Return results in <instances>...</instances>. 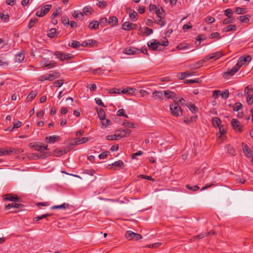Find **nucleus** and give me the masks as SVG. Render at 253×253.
<instances>
[{"label": "nucleus", "mask_w": 253, "mask_h": 253, "mask_svg": "<svg viewBox=\"0 0 253 253\" xmlns=\"http://www.w3.org/2000/svg\"><path fill=\"white\" fill-rule=\"evenodd\" d=\"M171 114L175 116H180L182 114V109L179 104L174 102L173 104L170 105Z\"/></svg>", "instance_id": "nucleus-1"}, {"label": "nucleus", "mask_w": 253, "mask_h": 253, "mask_svg": "<svg viewBox=\"0 0 253 253\" xmlns=\"http://www.w3.org/2000/svg\"><path fill=\"white\" fill-rule=\"evenodd\" d=\"M60 75L58 73L52 72L49 74H46L41 76L39 77V80L43 82L44 81H53L54 79L59 78Z\"/></svg>", "instance_id": "nucleus-2"}, {"label": "nucleus", "mask_w": 253, "mask_h": 253, "mask_svg": "<svg viewBox=\"0 0 253 253\" xmlns=\"http://www.w3.org/2000/svg\"><path fill=\"white\" fill-rule=\"evenodd\" d=\"M29 146L31 148L34 149L35 150L40 151L42 153H43L46 150H48L47 145L43 146L38 142L30 143H29Z\"/></svg>", "instance_id": "nucleus-3"}, {"label": "nucleus", "mask_w": 253, "mask_h": 253, "mask_svg": "<svg viewBox=\"0 0 253 253\" xmlns=\"http://www.w3.org/2000/svg\"><path fill=\"white\" fill-rule=\"evenodd\" d=\"M251 60V56L247 55H243L239 58L236 65L240 68L243 65L249 63Z\"/></svg>", "instance_id": "nucleus-4"}, {"label": "nucleus", "mask_w": 253, "mask_h": 253, "mask_svg": "<svg viewBox=\"0 0 253 253\" xmlns=\"http://www.w3.org/2000/svg\"><path fill=\"white\" fill-rule=\"evenodd\" d=\"M54 54L61 61L69 60L73 58V57L71 56L70 54H65L58 51L54 52Z\"/></svg>", "instance_id": "nucleus-5"}, {"label": "nucleus", "mask_w": 253, "mask_h": 253, "mask_svg": "<svg viewBox=\"0 0 253 253\" xmlns=\"http://www.w3.org/2000/svg\"><path fill=\"white\" fill-rule=\"evenodd\" d=\"M3 199L13 202H21L22 200L17 195L12 194H7L3 196Z\"/></svg>", "instance_id": "nucleus-6"}, {"label": "nucleus", "mask_w": 253, "mask_h": 253, "mask_svg": "<svg viewBox=\"0 0 253 253\" xmlns=\"http://www.w3.org/2000/svg\"><path fill=\"white\" fill-rule=\"evenodd\" d=\"M116 133L117 135V136L119 139L121 138H123L125 137H127L128 135H129L130 133H131V130L128 129H119L117 130H116Z\"/></svg>", "instance_id": "nucleus-7"}, {"label": "nucleus", "mask_w": 253, "mask_h": 253, "mask_svg": "<svg viewBox=\"0 0 253 253\" xmlns=\"http://www.w3.org/2000/svg\"><path fill=\"white\" fill-rule=\"evenodd\" d=\"M124 52L126 54L133 55L140 53L141 51L140 49L130 46L125 48Z\"/></svg>", "instance_id": "nucleus-8"}, {"label": "nucleus", "mask_w": 253, "mask_h": 253, "mask_svg": "<svg viewBox=\"0 0 253 253\" xmlns=\"http://www.w3.org/2000/svg\"><path fill=\"white\" fill-rule=\"evenodd\" d=\"M239 69L240 68L235 65L230 71L224 72L223 77L225 79L228 78L229 77L233 76Z\"/></svg>", "instance_id": "nucleus-9"}, {"label": "nucleus", "mask_w": 253, "mask_h": 253, "mask_svg": "<svg viewBox=\"0 0 253 253\" xmlns=\"http://www.w3.org/2000/svg\"><path fill=\"white\" fill-rule=\"evenodd\" d=\"M231 126L236 131L241 132L242 131V125L239 121L236 119H233L231 120Z\"/></svg>", "instance_id": "nucleus-10"}, {"label": "nucleus", "mask_w": 253, "mask_h": 253, "mask_svg": "<svg viewBox=\"0 0 253 253\" xmlns=\"http://www.w3.org/2000/svg\"><path fill=\"white\" fill-rule=\"evenodd\" d=\"M223 55V53L221 51H217L214 53H212L211 54H209L206 56V59L207 60H209L210 59H214L215 60H217L219 59L220 57H222Z\"/></svg>", "instance_id": "nucleus-11"}, {"label": "nucleus", "mask_w": 253, "mask_h": 253, "mask_svg": "<svg viewBox=\"0 0 253 253\" xmlns=\"http://www.w3.org/2000/svg\"><path fill=\"white\" fill-rule=\"evenodd\" d=\"M153 42H148L147 45L150 49L156 50L158 48L161 42H158L156 40H153Z\"/></svg>", "instance_id": "nucleus-12"}, {"label": "nucleus", "mask_w": 253, "mask_h": 253, "mask_svg": "<svg viewBox=\"0 0 253 253\" xmlns=\"http://www.w3.org/2000/svg\"><path fill=\"white\" fill-rule=\"evenodd\" d=\"M166 97L168 99H172L174 102L177 100V96L175 93L169 90H165L164 94Z\"/></svg>", "instance_id": "nucleus-13"}, {"label": "nucleus", "mask_w": 253, "mask_h": 253, "mask_svg": "<svg viewBox=\"0 0 253 253\" xmlns=\"http://www.w3.org/2000/svg\"><path fill=\"white\" fill-rule=\"evenodd\" d=\"M207 61V60L206 59V57H204L202 60H200L195 63L191 65V67L193 69H199L201 67L203 66L204 63Z\"/></svg>", "instance_id": "nucleus-14"}, {"label": "nucleus", "mask_w": 253, "mask_h": 253, "mask_svg": "<svg viewBox=\"0 0 253 253\" xmlns=\"http://www.w3.org/2000/svg\"><path fill=\"white\" fill-rule=\"evenodd\" d=\"M25 55L23 51L17 53L15 56V60L16 62L21 63L25 59Z\"/></svg>", "instance_id": "nucleus-15"}, {"label": "nucleus", "mask_w": 253, "mask_h": 253, "mask_svg": "<svg viewBox=\"0 0 253 253\" xmlns=\"http://www.w3.org/2000/svg\"><path fill=\"white\" fill-rule=\"evenodd\" d=\"M243 150L245 155L248 158H251L252 156V151L250 149L248 146L244 143L242 144Z\"/></svg>", "instance_id": "nucleus-16"}, {"label": "nucleus", "mask_w": 253, "mask_h": 253, "mask_svg": "<svg viewBox=\"0 0 253 253\" xmlns=\"http://www.w3.org/2000/svg\"><path fill=\"white\" fill-rule=\"evenodd\" d=\"M152 94H153V97L155 99H158L161 101L163 100L164 99L163 94L162 91L155 90V91H154L153 92Z\"/></svg>", "instance_id": "nucleus-17"}, {"label": "nucleus", "mask_w": 253, "mask_h": 253, "mask_svg": "<svg viewBox=\"0 0 253 253\" xmlns=\"http://www.w3.org/2000/svg\"><path fill=\"white\" fill-rule=\"evenodd\" d=\"M59 136L52 135L48 137H46L45 139L49 143H53L57 141L59 139Z\"/></svg>", "instance_id": "nucleus-18"}, {"label": "nucleus", "mask_w": 253, "mask_h": 253, "mask_svg": "<svg viewBox=\"0 0 253 253\" xmlns=\"http://www.w3.org/2000/svg\"><path fill=\"white\" fill-rule=\"evenodd\" d=\"M133 25H134L132 23H129L128 22H126L122 25V29L126 31H129L131 29H133V27H132Z\"/></svg>", "instance_id": "nucleus-19"}, {"label": "nucleus", "mask_w": 253, "mask_h": 253, "mask_svg": "<svg viewBox=\"0 0 253 253\" xmlns=\"http://www.w3.org/2000/svg\"><path fill=\"white\" fill-rule=\"evenodd\" d=\"M108 24L112 26H116L118 24V18L115 16L110 17L108 21Z\"/></svg>", "instance_id": "nucleus-20"}, {"label": "nucleus", "mask_w": 253, "mask_h": 253, "mask_svg": "<svg viewBox=\"0 0 253 253\" xmlns=\"http://www.w3.org/2000/svg\"><path fill=\"white\" fill-rule=\"evenodd\" d=\"M99 22L97 21H93L89 24L88 27L91 30H97L99 28Z\"/></svg>", "instance_id": "nucleus-21"}, {"label": "nucleus", "mask_w": 253, "mask_h": 253, "mask_svg": "<svg viewBox=\"0 0 253 253\" xmlns=\"http://www.w3.org/2000/svg\"><path fill=\"white\" fill-rule=\"evenodd\" d=\"M250 17L249 15H243L239 16L238 19L241 23H248L250 21Z\"/></svg>", "instance_id": "nucleus-22"}, {"label": "nucleus", "mask_w": 253, "mask_h": 253, "mask_svg": "<svg viewBox=\"0 0 253 253\" xmlns=\"http://www.w3.org/2000/svg\"><path fill=\"white\" fill-rule=\"evenodd\" d=\"M72 16L75 19H83L84 14L80 11L76 10L72 13Z\"/></svg>", "instance_id": "nucleus-23"}, {"label": "nucleus", "mask_w": 253, "mask_h": 253, "mask_svg": "<svg viewBox=\"0 0 253 253\" xmlns=\"http://www.w3.org/2000/svg\"><path fill=\"white\" fill-rule=\"evenodd\" d=\"M69 207V205L68 204L63 203V204H61L60 205H57V206H52L51 209L52 210L66 209V208H68Z\"/></svg>", "instance_id": "nucleus-24"}, {"label": "nucleus", "mask_w": 253, "mask_h": 253, "mask_svg": "<svg viewBox=\"0 0 253 253\" xmlns=\"http://www.w3.org/2000/svg\"><path fill=\"white\" fill-rule=\"evenodd\" d=\"M236 30V26L235 25H229L223 29V32H228L229 31H235Z\"/></svg>", "instance_id": "nucleus-25"}, {"label": "nucleus", "mask_w": 253, "mask_h": 253, "mask_svg": "<svg viewBox=\"0 0 253 253\" xmlns=\"http://www.w3.org/2000/svg\"><path fill=\"white\" fill-rule=\"evenodd\" d=\"M38 92L37 90H34L31 91L30 94L28 95L27 99L28 101H31L38 94Z\"/></svg>", "instance_id": "nucleus-26"}, {"label": "nucleus", "mask_w": 253, "mask_h": 253, "mask_svg": "<svg viewBox=\"0 0 253 253\" xmlns=\"http://www.w3.org/2000/svg\"><path fill=\"white\" fill-rule=\"evenodd\" d=\"M139 31L141 32V33L145 34L146 36H149L150 34H152L153 32V30L148 27H145L144 29V31H143L142 28H140L139 30Z\"/></svg>", "instance_id": "nucleus-27"}, {"label": "nucleus", "mask_w": 253, "mask_h": 253, "mask_svg": "<svg viewBox=\"0 0 253 253\" xmlns=\"http://www.w3.org/2000/svg\"><path fill=\"white\" fill-rule=\"evenodd\" d=\"M235 12L237 14H244L247 12V10L246 8L237 7H236Z\"/></svg>", "instance_id": "nucleus-28"}, {"label": "nucleus", "mask_w": 253, "mask_h": 253, "mask_svg": "<svg viewBox=\"0 0 253 253\" xmlns=\"http://www.w3.org/2000/svg\"><path fill=\"white\" fill-rule=\"evenodd\" d=\"M55 66H56V63L53 61H50L46 64H43V68H47V69H50Z\"/></svg>", "instance_id": "nucleus-29"}, {"label": "nucleus", "mask_w": 253, "mask_h": 253, "mask_svg": "<svg viewBox=\"0 0 253 253\" xmlns=\"http://www.w3.org/2000/svg\"><path fill=\"white\" fill-rule=\"evenodd\" d=\"M97 113L99 119L102 121L105 118V113L104 110L102 108L97 110Z\"/></svg>", "instance_id": "nucleus-30"}, {"label": "nucleus", "mask_w": 253, "mask_h": 253, "mask_svg": "<svg viewBox=\"0 0 253 253\" xmlns=\"http://www.w3.org/2000/svg\"><path fill=\"white\" fill-rule=\"evenodd\" d=\"M52 7V5L51 4H46L44 6H43L41 10L42 11L44 15L46 14L50 9H51Z\"/></svg>", "instance_id": "nucleus-31"}, {"label": "nucleus", "mask_w": 253, "mask_h": 253, "mask_svg": "<svg viewBox=\"0 0 253 253\" xmlns=\"http://www.w3.org/2000/svg\"><path fill=\"white\" fill-rule=\"evenodd\" d=\"M134 235V232L131 231H127L125 234V236L128 240H131L134 239L133 236Z\"/></svg>", "instance_id": "nucleus-32"}, {"label": "nucleus", "mask_w": 253, "mask_h": 253, "mask_svg": "<svg viewBox=\"0 0 253 253\" xmlns=\"http://www.w3.org/2000/svg\"><path fill=\"white\" fill-rule=\"evenodd\" d=\"M212 123L214 127H218L220 126L221 121L218 118H213L212 120Z\"/></svg>", "instance_id": "nucleus-33"}, {"label": "nucleus", "mask_w": 253, "mask_h": 253, "mask_svg": "<svg viewBox=\"0 0 253 253\" xmlns=\"http://www.w3.org/2000/svg\"><path fill=\"white\" fill-rule=\"evenodd\" d=\"M193 75V74L192 73H189L187 72H183V73H180L178 75V77L180 79L182 80L188 76H192Z\"/></svg>", "instance_id": "nucleus-34"}, {"label": "nucleus", "mask_w": 253, "mask_h": 253, "mask_svg": "<svg viewBox=\"0 0 253 253\" xmlns=\"http://www.w3.org/2000/svg\"><path fill=\"white\" fill-rule=\"evenodd\" d=\"M198 175L200 180H202L206 179L208 176L207 173H205L203 171H200L198 173Z\"/></svg>", "instance_id": "nucleus-35"}, {"label": "nucleus", "mask_w": 253, "mask_h": 253, "mask_svg": "<svg viewBox=\"0 0 253 253\" xmlns=\"http://www.w3.org/2000/svg\"><path fill=\"white\" fill-rule=\"evenodd\" d=\"M91 10L92 8L90 6H86L83 8L82 13L84 15H87L88 13H91Z\"/></svg>", "instance_id": "nucleus-36"}, {"label": "nucleus", "mask_w": 253, "mask_h": 253, "mask_svg": "<svg viewBox=\"0 0 253 253\" xmlns=\"http://www.w3.org/2000/svg\"><path fill=\"white\" fill-rule=\"evenodd\" d=\"M235 21V19L234 17L230 18H226L224 19L223 21V24H228L230 23H233Z\"/></svg>", "instance_id": "nucleus-37"}, {"label": "nucleus", "mask_w": 253, "mask_h": 253, "mask_svg": "<svg viewBox=\"0 0 253 253\" xmlns=\"http://www.w3.org/2000/svg\"><path fill=\"white\" fill-rule=\"evenodd\" d=\"M69 45L73 48H77L81 45L80 42L77 41H72L71 43H69Z\"/></svg>", "instance_id": "nucleus-38"}, {"label": "nucleus", "mask_w": 253, "mask_h": 253, "mask_svg": "<svg viewBox=\"0 0 253 253\" xmlns=\"http://www.w3.org/2000/svg\"><path fill=\"white\" fill-rule=\"evenodd\" d=\"M224 14L226 16H227V17L228 18H231V17H233V11L230 9V8H227L226 9L225 11H224Z\"/></svg>", "instance_id": "nucleus-39"}, {"label": "nucleus", "mask_w": 253, "mask_h": 253, "mask_svg": "<svg viewBox=\"0 0 253 253\" xmlns=\"http://www.w3.org/2000/svg\"><path fill=\"white\" fill-rule=\"evenodd\" d=\"M56 34V29L55 28H51L49 30V32L47 34V36L50 38H53Z\"/></svg>", "instance_id": "nucleus-40"}, {"label": "nucleus", "mask_w": 253, "mask_h": 253, "mask_svg": "<svg viewBox=\"0 0 253 253\" xmlns=\"http://www.w3.org/2000/svg\"><path fill=\"white\" fill-rule=\"evenodd\" d=\"M188 48V45L186 43H181L176 46V49L178 50H184Z\"/></svg>", "instance_id": "nucleus-41"}, {"label": "nucleus", "mask_w": 253, "mask_h": 253, "mask_svg": "<svg viewBox=\"0 0 253 253\" xmlns=\"http://www.w3.org/2000/svg\"><path fill=\"white\" fill-rule=\"evenodd\" d=\"M164 13V10L163 8L157 9L156 10V14L158 18H162V15Z\"/></svg>", "instance_id": "nucleus-42"}, {"label": "nucleus", "mask_w": 253, "mask_h": 253, "mask_svg": "<svg viewBox=\"0 0 253 253\" xmlns=\"http://www.w3.org/2000/svg\"><path fill=\"white\" fill-rule=\"evenodd\" d=\"M243 105L240 102L236 103L233 106V109L234 111H238L242 107Z\"/></svg>", "instance_id": "nucleus-43"}, {"label": "nucleus", "mask_w": 253, "mask_h": 253, "mask_svg": "<svg viewBox=\"0 0 253 253\" xmlns=\"http://www.w3.org/2000/svg\"><path fill=\"white\" fill-rule=\"evenodd\" d=\"M106 139L108 140H119V138L117 136V135L116 133V132H115V134L114 135H108L107 137H106Z\"/></svg>", "instance_id": "nucleus-44"}, {"label": "nucleus", "mask_w": 253, "mask_h": 253, "mask_svg": "<svg viewBox=\"0 0 253 253\" xmlns=\"http://www.w3.org/2000/svg\"><path fill=\"white\" fill-rule=\"evenodd\" d=\"M64 81V80L63 79L57 80L54 82V85L56 87H59L63 85Z\"/></svg>", "instance_id": "nucleus-45"}, {"label": "nucleus", "mask_w": 253, "mask_h": 253, "mask_svg": "<svg viewBox=\"0 0 253 253\" xmlns=\"http://www.w3.org/2000/svg\"><path fill=\"white\" fill-rule=\"evenodd\" d=\"M102 125L105 127H107L108 126L110 125L111 124V122L110 120L108 119H106L105 118L104 120L101 121Z\"/></svg>", "instance_id": "nucleus-46"}, {"label": "nucleus", "mask_w": 253, "mask_h": 253, "mask_svg": "<svg viewBox=\"0 0 253 253\" xmlns=\"http://www.w3.org/2000/svg\"><path fill=\"white\" fill-rule=\"evenodd\" d=\"M186 187L189 190L195 191L199 189V187L197 185L190 186L188 184L186 185Z\"/></svg>", "instance_id": "nucleus-47"}, {"label": "nucleus", "mask_w": 253, "mask_h": 253, "mask_svg": "<svg viewBox=\"0 0 253 253\" xmlns=\"http://www.w3.org/2000/svg\"><path fill=\"white\" fill-rule=\"evenodd\" d=\"M123 125L129 128H135L136 125L130 122H124Z\"/></svg>", "instance_id": "nucleus-48"}, {"label": "nucleus", "mask_w": 253, "mask_h": 253, "mask_svg": "<svg viewBox=\"0 0 253 253\" xmlns=\"http://www.w3.org/2000/svg\"><path fill=\"white\" fill-rule=\"evenodd\" d=\"M219 131L220 135L218 136V138L221 137L223 135L226 133V130L223 126H219Z\"/></svg>", "instance_id": "nucleus-49"}, {"label": "nucleus", "mask_w": 253, "mask_h": 253, "mask_svg": "<svg viewBox=\"0 0 253 253\" xmlns=\"http://www.w3.org/2000/svg\"><path fill=\"white\" fill-rule=\"evenodd\" d=\"M121 90H121L120 89L117 88H114L110 89L109 90V92L110 93L121 94Z\"/></svg>", "instance_id": "nucleus-50"}, {"label": "nucleus", "mask_w": 253, "mask_h": 253, "mask_svg": "<svg viewBox=\"0 0 253 253\" xmlns=\"http://www.w3.org/2000/svg\"><path fill=\"white\" fill-rule=\"evenodd\" d=\"M108 24V22L106 18H102L99 22V24L104 26L107 25Z\"/></svg>", "instance_id": "nucleus-51"}, {"label": "nucleus", "mask_w": 253, "mask_h": 253, "mask_svg": "<svg viewBox=\"0 0 253 253\" xmlns=\"http://www.w3.org/2000/svg\"><path fill=\"white\" fill-rule=\"evenodd\" d=\"M137 15V13L134 11L129 13V17L132 21H136L135 18Z\"/></svg>", "instance_id": "nucleus-52"}, {"label": "nucleus", "mask_w": 253, "mask_h": 253, "mask_svg": "<svg viewBox=\"0 0 253 253\" xmlns=\"http://www.w3.org/2000/svg\"><path fill=\"white\" fill-rule=\"evenodd\" d=\"M229 95V92L228 89L225 90L222 93H221V96L223 98L227 99L228 98Z\"/></svg>", "instance_id": "nucleus-53"}, {"label": "nucleus", "mask_w": 253, "mask_h": 253, "mask_svg": "<svg viewBox=\"0 0 253 253\" xmlns=\"http://www.w3.org/2000/svg\"><path fill=\"white\" fill-rule=\"evenodd\" d=\"M38 22V19H35L34 20L31 19L29 23V24H28V28L29 29H31V28H32L34 26L36 22Z\"/></svg>", "instance_id": "nucleus-54"}, {"label": "nucleus", "mask_w": 253, "mask_h": 253, "mask_svg": "<svg viewBox=\"0 0 253 253\" xmlns=\"http://www.w3.org/2000/svg\"><path fill=\"white\" fill-rule=\"evenodd\" d=\"M108 153H109V152H108V151H105V152H102L99 155V159H103L106 158L108 156Z\"/></svg>", "instance_id": "nucleus-55"}, {"label": "nucleus", "mask_w": 253, "mask_h": 253, "mask_svg": "<svg viewBox=\"0 0 253 253\" xmlns=\"http://www.w3.org/2000/svg\"><path fill=\"white\" fill-rule=\"evenodd\" d=\"M112 166L119 167H122L124 166V163L121 161H118L115 162H114L113 164H112Z\"/></svg>", "instance_id": "nucleus-56"}, {"label": "nucleus", "mask_w": 253, "mask_h": 253, "mask_svg": "<svg viewBox=\"0 0 253 253\" xmlns=\"http://www.w3.org/2000/svg\"><path fill=\"white\" fill-rule=\"evenodd\" d=\"M247 101L249 104H253V94L247 96Z\"/></svg>", "instance_id": "nucleus-57"}, {"label": "nucleus", "mask_w": 253, "mask_h": 253, "mask_svg": "<svg viewBox=\"0 0 253 253\" xmlns=\"http://www.w3.org/2000/svg\"><path fill=\"white\" fill-rule=\"evenodd\" d=\"M16 205H17V203L9 204L5 206V209L6 210H10L12 208H14L17 209Z\"/></svg>", "instance_id": "nucleus-58"}, {"label": "nucleus", "mask_w": 253, "mask_h": 253, "mask_svg": "<svg viewBox=\"0 0 253 253\" xmlns=\"http://www.w3.org/2000/svg\"><path fill=\"white\" fill-rule=\"evenodd\" d=\"M9 15L8 14H2L0 15L1 19L5 22H6L9 19Z\"/></svg>", "instance_id": "nucleus-59"}, {"label": "nucleus", "mask_w": 253, "mask_h": 253, "mask_svg": "<svg viewBox=\"0 0 253 253\" xmlns=\"http://www.w3.org/2000/svg\"><path fill=\"white\" fill-rule=\"evenodd\" d=\"M96 103L98 105H99L104 108L106 107V106L104 104V103L102 102V100L100 98H96L95 99Z\"/></svg>", "instance_id": "nucleus-60"}, {"label": "nucleus", "mask_w": 253, "mask_h": 253, "mask_svg": "<svg viewBox=\"0 0 253 253\" xmlns=\"http://www.w3.org/2000/svg\"><path fill=\"white\" fill-rule=\"evenodd\" d=\"M87 137H83L81 139H79L77 141H76L77 144H82L88 141Z\"/></svg>", "instance_id": "nucleus-61"}, {"label": "nucleus", "mask_w": 253, "mask_h": 253, "mask_svg": "<svg viewBox=\"0 0 253 253\" xmlns=\"http://www.w3.org/2000/svg\"><path fill=\"white\" fill-rule=\"evenodd\" d=\"M62 23L65 25H69V19L67 17L63 16L62 18Z\"/></svg>", "instance_id": "nucleus-62"}, {"label": "nucleus", "mask_w": 253, "mask_h": 253, "mask_svg": "<svg viewBox=\"0 0 253 253\" xmlns=\"http://www.w3.org/2000/svg\"><path fill=\"white\" fill-rule=\"evenodd\" d=\"M205 20L208 23H212L215 21V19L214 17L209 16L207 17Z\"/></svg>", "instance_id": "nucleus-63"}, {"label": "nucleus", "mask_w": 253, "mask_h": 253, "mask_svg": "<svg viewBox=\"0 0 253 253\" xmlns=\"http://www.w3.org/2000/svg\"><path fill=\"white\" fill-rule=\"evenodd\" d=\"M189 109L192 112H196L198 110L197 108L194 104H191L189 107Z\"/></svg>", "instance_id": "nucleus-64"}]
</instances>
